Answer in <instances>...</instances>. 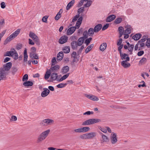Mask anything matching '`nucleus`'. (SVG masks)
I'll return each instance as SVG.
<instances>
[{
	"instance_id": "19",
	"label": "nucleus",
	"mask_w": 150,
	"mask_h": 150,
	"mask_svg": "<svg viewBox=\"0 0 150 150\" xmlns=\"http://www.w3.org/2000/svg\"><path fill=\"white\" fill-rule=\"evenodd\" d=\"M69 70V68L67 66H64L62 69V72L63 74L67 73Z\"/></svg>"
},
{
	"instance_id": "54",
	"label": "nucleus",
	"mask_w": 150,
	"mask_h": 150,
	"mask_svg": "<svg viewBox=\"0 0 150 150\" xmlns=\"http://www.w3.org/2000/svg\"><path fill=\"white\" fill-rule=\"evenodd\" d=\"M118 30L119 33L124 32V30L123 27L122 26H120L118 28Z\"/></svg>"
},
{
	"instance_id": "46",
	"label": "nucleus",
	"mask_w": 150,
	"mask_h": 150,
	"mask_svg": "<svg viewBox=\"0 0 150 150\" xmlns=\"http://www.w3.org/2000/svg\"><path fill=\"white\" fill-rule=\"evenodd\" d=\"M80 15H79V14H77L73 18L72 20V22H74L77 21V19L79 17Z\"/></svg>"
},
{
	"instance_id": "39",
	"label": "nucleus",
	"mask_w": 150,
	"mask_h": 150,
	"mask_svg": "<svg viewBox=\"0 0 150 150\" xmlns=\"http://www.w3.org/2000/svg\"><path fill=\"white\" fill-rule=\"evenodd\" d=\"M92 39V38L90 37L86 40L85 41V43L86 44L87 46L89 45Z\"/></svg>"
},
{
	"instance_id": "9",
	"label": "nucleus",
	"mask_w": 150,
	"mask_h": 150,
	"mask_svg": "<svg viewBox=\"0 0 150 150\" xmlns=\"http://www.w3.org/2000/svg\"><path fill=\"white\" fill-rule=\"evenodd\" d=\"M85 96L90 100L93 101H98L99 100L98 98L96 96L93 95L85 94Z\"/></svg>"
},
{
	"instance_id": "25",
	"label": "nucleus",
	"mask_w": 150,
	"mask_h": 150,
	"mask_svg": "<svg viewBox=\"0 0 150 150\" xmlns=\"http://www.w3.org/2000/svg\"><path fill=\"white\" fill-rule=\"evenodd\" d=\"M91 119L86 120L82 123L83 125H92Z\"/></svg>"
},
{
	"instance_id": "18",
	"label": "nucleus",
	"mask_w": 150,
	"mask_h": 150,
	"mask_svg": "<svg viewBox=\"0 0 150 150\" xmlns=\"http://www.w3.org/2000/svg\"><path fill=\"white\" fill-rule=\"evenodd\" d=\"M142 36L141 34L137 33L133 36L132 38L135 40H138L141 38Z\"/></svg>"
},
{
	"instance_id": "27",
	"label": "nucleus",
	"mask_w": 150,
	"mask_h": 150,
	"mask_svg": "<svg viewBox=\"0 0 150 150\" xmlns=\"http://www.w3.org/2000/svg\"><path fill=\"white\" fill-rule=\"evenodd\" d=\"M94 46V44H91L89 46H88L85 50V53H88L92 49Z\"/></svg>"
},
{
	"instance_id": "28",
	"label": "nucleus",
	"mask_w": 150,
	"mask_h": 150,
	"mask_svg": "<svg viewBox=\"0 0 150 150\" xmlns=\"http://www.w3.org/2000/svg\"><path fill=\"white\" fill-rule=\"evenodd\" d=\"M70 73H68L67 74H65L63 76L59 79H57V81H58L59 82H61L63 80L67 78L69 76Z\"/></svg>"
},
{
	"instance_id": "2",
	"label": "nucleus",
	"mask_w": 150,
	"mask_h": 150,
	"mask_svg": "<svg viewBox=\"0 0 150 150\" xmlns=\"http://www.w3.org/2000/svg\"><path fill=\"white\" fill-rule=\"evenodd\" d=\"M50 132V130L48 129L41 133L38 137L37 143H39L44 140L48 136Z\"/></svg>"
},
{
	"instance_id": "64",
	"label": "nucleus",
	"mask_w": 150,
	"mask_h": 150,
	"mask_svg": "<svg viewBox=\"0 0 150 150\" xmlns=\"http://www.w3.org/2000/svg\"><path fill=\"white\" fill-rule=\"evenodd\" d=\"M72 57L74 58H76V53L75 51H73L71 54Z\"/></svg>"
},
{
	"instance_id": "61",
	"label": "nucleus",
	"mask_w": 150,
	"mask_h": 150,
	"mask_svg": "<svg viewBox=\"0 0 150 150\" xmlns=\"http://www.w3.org/2000/svg\"><path fill=\"white\" fill-rule=\"evenodd\" d=\"M84 11V9H82L81 8H79L77 12L78 13L77 14H79V15L80 13H83Z\"/></svg>"
},
{
	"instance_id": "8",
	"label": "nucleus",
	"mask_w": 150,
	"mask_h": 150,
	"mask_svg": "<svg viewBox=\"0 0 150 150\" xmlns=\"http://www.w3.org/2000/svg\"><path fill=\"white\" fill-rule=\"evenodd\" d=\"M68 37L66 35L62 36L59 40V42L61 44H63L67 41Z\"/></svg>"
},
{
	"instance_id": "55",
	"label": "nucleus",
	"mask_w": 150,
	"mask_h": 150,
	"mask_svg": "<svg viewBox=\"0 0 150 150\" xmlns=\"http://www.w3.org/2000/svg\"><path fill=\"white\" fill-rule=\"evenodd\" d=\"M17 120V117L15 116L12 115L10 119V121H15Z\"/></svg>"
},
{
	"instance_id": "30",
	"label": "nucleus",
	"mask_w": 150,
	"mask_h": 150,
	"mask_svg": "<svg viewBox=\"0 0 150 150\" xmlns=\"http://www.w3.org/2000/svg\"><path fill=\"white\" fill-rule=\"evenodd\" d=\"M91 120L92 124L101 122V120L100 119L97 118L91 119Z\"/></svg>"
},
{
	"instance_id": "40",
	"label": "nucleus",
	"mask_w": 150,
	"mask_h": 150,
	"mask_svg": "<svg viewBox=\"0 0 150 150\" xmlns=\"http://www.w3.org/2000/svg\"><path fill=\"white\" fill-rule=\"evenodd\" d=\"M120 55L121 57V59L122 60L125 59H126V57H129L128 55L125 53H122Z\"/></svg>"
},
{
	"instance_id": "60",
	"label": "nucleus",
	"mask_w": 150,
	"mask_h": 150,
	"mask_svg": "<svg viewBox=\"0 0 150 150\" xmlns=\"http://www.w3.org/2000/svg\"><path fill=\"white\" fill-rule=\"evenodd\" d=\"M93 113L94 112L93 111H88L84 113L83 115H89L91 114H93Z\"/></svg>"
},
{
	"instance_id": "21",
	"label": "nucleus",
	"mask_w": 150,
	"mask_h": 150,
	"mask_svg": "<svg viewBox=\"0 0 150 150\" xmlns=\"http://www.w3.org/2000/svg\"><path fill=\"white\" fill-rule=\"evenodd\" d=\"M24 62H26L28 61V55L27 54V50L26 48H25L24 51Z\"/></svg>"
},
{
	"instance_id": "23",
	"label": "nucleus",
	"mask_w": 150,
	"mask_h": 150,
	"mask_svg": "<svg viewBox=\"0 0 150 150\" xmlns=\"http://www.w3.org/2000/svg\"><path fill=\"white\" fill-rule=\"evenodd\" d=\"M23 84L25 86H31L33 85V83L31 81H26L23 83Z\"/></svg>"
},
{
	"instance_id": "6",
	"label": "nucleus",
	"mask_w": 150,
	"mask_h": 150,
	"mask_svg": "<svg viewBox=\"0 0 150 150\" xmlns=\"http://www.w3.org/2000/svg\"><path fill=\"white\" fill-rule=\"evenodd\" d=\"M99 133L101 135L102 139L101 140H100V141L102 143H103L104 142H106L109 141V139L107 136L103 134L100 132H99Z\"/></svg>"
},
{
	"instance_id": "36",
	"label": "nucleus",
	"mask_w": 150,
	"mask_h": 150,
	"mask_svg": "<svg viewBox=\"0 0 150 150\" xmlns=\"http://www.w3.org/2000/svg\"><path fill=\"white\" fill-rule=\"evenodd\" d=\"M67 85V83H61L57 86V87L59 88H62L65 87Z\"/></svg>"
},
{
	"instance_id": "12",
	"label": "nucleus",
	"mask_w": 150,
	"mask_h": 150,
	"mask_svg": "<svg viewBox=\"0 0 150 150\" xmlns=\"http://www.w3.org/2000/svg\"><path fill=\"white\" fill-rule=\"evenodd\" d=\"M125 28L126 29L124 32L125 33L129 34L131 33L132 28L130 25H127L125 27Z\"/></svg>"
},
{
	"instance_id": "62",
	"label": "nucleus",
	"mask_w": 150,
	"mask_h": 150,
	"mask_svg": "<svg viewBox=\"0 0 150 150\" xmlns=\"http://www.w3.org/2000/svg\"><path fill=\"white\" fill-rule=\"evenodd\" d=\"M144 53V51L141 50L137 54V55L139 56H141L143 55Z\"/></svg>"
},
{
	"instance_id": "29",
	"label": "nucleus",
	"mask_w": 150,
	"mask_h": 150,
	"mask_svg": "<svg viewBox=\"0 0 150 150\" xmlns=\"http://www.w3.org/2000/svg\"><path fill=\"white\" fill-rule=\"evenodd\" d=\"M94 32V30L92 28H90L88 31V34L89 36H92Z\"/></svg>"
},
{
	"instance_id": "24",
	"label": "nucleus",
	"mask_w": 150,
	"mask_h": 150,
	"mask_svg": "<svg viewBox=\"0 0 150 150\" xmlns=\"http://www.w3.org/2000/svg\"><path fill=\"white\" fill-rule=\"evenodd\" d=\"M75 3L74 0H72L69 2L67 4L66 7V9L69 10L70 9V8Z\"/></svg>"
},
{
	"instance_id": "16",
	"label": "nucleus",
	"mask_w": 150,
	"mask_h": 150,
	"mask_svg": "<svg viewBox=\"0 0 150 150\" xmlns=\"http://www.w3.org/2000/svg\"><path fill=\"white\" fill-rule=\"evenodd\" d=\"M102 25L101 24H99L96 25L94 28V32L97 33L102 28Z\"/></svg>"
},
{
	"instance_id": "20",
	"label": "nucleus",
	"mask_w": 150,
	"mask_h": 150,
	"mask_svg": "<svg viewBox=\"0 0 150 150\" xmlns=\"http://www.w3.org/2000/svg\"><path fill=\"white\" fill-rule=\"evenodd\" d=\"M58 75L56 73H53L51 74V79L52 81H55L58 79H57Z\"/></svg>"
},
{
	"instance_id": "1",
	"label": "nucleus",
	"mask_w": 150,
	"mask_h": 150,
	"mask_svg": "<svg viewBox=\"0 0 150 150\" xmlns=\"http://www.w3.org/2000/svg\"><path fill=\"white\" fill-rule=\"evenodd\" d=\"M12 64L11 62L3 65L2 67L0 68V81L5 79L12 67Z\"/></svg>"
},
{
	"instance_id": "34",
	"label": "nucleus",
	"mask_w": 150,
	"mask_h": 150,
	"mask_svg": "<svg viewBox=\"0 0 150 150\" xmlns=\"http://www.w3.org/2000/svg\"><path fill=\"white\" fill-rule=\"evenodd\" d=\"M59 69V65H56L51 67L50 69L51 71H55L56 70Z\"/></svg>"
},
{
	"instance_id": "31",
	"label": "nucleus",
	"mask_w": 150,
	"mask_h": 150,
	"mask_svg": "<svg viewBox=\"0 0 150 150\" xmlns=\"http://www.w3.org/2000/svg\"><path fill=\"white\" fill-rule=\"evenodd\" d=\"M122 21V18L118 17L114 21V23L116 24H119Z\"/></svg>"
},
{
	"instance_id": "7",
	"label": "nucleus",
	"mask_w": 150,
	"mask_h": 150,
	"mask_svg": "<svg viewBox=\"0 0 150 150\" xmlns=\"http://www.w3.org/2000/svg\"><path fill=\"white\" fill-rule=\"evenodd\" d=\"M43 91L41 93V96L42 97H45L50 93V91L47 88H44L43 89Z\"/></svg>"
},
{
	"instance_id": "13",
	"label": "nucleus",
	"mask_w": 150,
	"mask_h": 150,
	"mask_svg": "<svg viewBox=\"0 0 150 150\" xmlns=\"http://www.w3.org/2000/svg\"><path fill=\"white\" fill-rule=\"evenodd\" d=\"M71 47L73 50H76L77 48L78 43L76 41H72L71 44Z\"/></svg>"
},
{
	"instance_id": "43",
	"label": "nucleus",
	"mask_w": 150,
	"mask_h": 150,
	"mask_svg": "<svg viewBox=\"0 0 150 150\" xmlns=\"http://www.w3.org/2000/svg\"><path fill=\"white\" fill-rule=\"evenodd\" d=\"M23 47V45L21 43L18 44L16 46V49L17 50H19L21 49Z\"/></svg>"
},
{
	"instance_id": "56",
	"label": "nucleus",
	"mask_w": 150,
	"mask_h": 150,
	"mask_svg": "<svg viewBox=\"0 0 150 150\" xmlns=\"http://www.w3.org/2000/svg\"><path fill=\"white\" fill-rule=\"evenodd\" d=\"M20 31V29H18L14 32L13 33L14 34V35L16 37L19 33Z\"/></svg>"
},
{
	"instance_id": "57",
	"label": "nucleus",
	"mask_w": 150,
	"mask_h": 150,
	"mask_svg": "<svg viewBox=\"0 0 150 150\" xmlns=\"http://www.w3.org/2000/svg\"><path fill=\"white\" fill-rule=\"evenodd\" d=\"M99 129L103 132L104 133H106L107 132V129H106L104 128H102L101 127H99Z\"/></svg>"
},
{
	"instance_id": "52",
	"label": "nucleus",
	"mask_w": 150,
	"mask_h": 150,
	"mask_svg": "<svg viewBox=\"0 0 150 150\" xmlns=\"http://www.w3.org/2000/svg\"><path fill=\"white\" fill-rule=\"evenodd\" d=\"M139 47L138 50H142L143 49V47L144 46L145 44L144 43H142L139 44Z\"/></svg>"
},
{
	"instance_id": "11",
	"label": "nucleus",
	"mask_w": 150,
	"mask_h": 150,
	"mask_svg": "<svg viewBox=\"0 0 150 150\" xmlns=\"http://www.w3.org/2000/svg\"><path fill=\"white\" fill-rule=\"evenodd\" d=\"M116 18V16L115 15H111L108 16L106 18V21L107 22H110L114 20Z\"/></svg>"
},
{
	"instance_id": "3",
	"label": "nucleus",
	"mask_w": 150,
	"mask_h": 150,
	"mask_svg": "<svg viewBox=\"0 0 150 150\" xmlns=\"http://www.w3.org/2000/svg\"><path fill=\"white\" fill-rule=\"evenodd\" d=\"M54 121L53 120L49 119H45L42 120L40 123L42 126H47L51 125L54 123Z\"/></svg>"
},
{
	"instance_id": "47",
	"label": "nucleus",
	"mask_w": 150,
	"mask_h": 150,
	"mask_svg": "<svg viewBox=\"0 0 150 150\" xmlns=\"http://www.w3.org/2000/svg\"><path fill=\"white\" fill-rule=\"evenodd\" d=\"M28 79V75L27 74H25L23 76L22 81H26Z\"/></svg>"
},
{
	"instance_id": "33",
	"label": "nucleus",
	"mask_w": 150,
	"mask_h": 150,
	"mask_svg": "<svg viewBox=\"0 0 150 150\" xmlns=\"http://www.w3.org/2000/svg\"><path fill=\"white\" fill-rule=\"evenodd\" d=\"M92 3V1L91 0H88L87 1L86 4L84 5V7H88L91 5Z\"/></svg>"
},
{
	"instance_id": "44",
	"label": "nucleus",
	"mask_w": 150,
	"mask_h": 150,
	"mask_svg": "<svg viewBox=\"0 0 150 150\" xmlns=\"http://www.w3.org/2000/svg\"><path fill=\"white\" fill-rule=\"evenodd\" d=\"M79 138L82 139H88L87 135L86 134H84L83 135H80L79 136Z\"/></svg>"
},
{
	"instance_id": "4",
	"label": "nucleus",
	"mask_w": 150,
	"mask_h": 150,
	"mask_svg": "<svg viewBox=\"0 0 150 150\" xmlns=\"http://www.w3.org/2000/svg\"><path fill=\"white\" fill-rule=\"evenodd\" d=\"M110 138L112 144H115L117 141V135L115 133L112 132L111 134Z\"/></svg>"
},
{
	"instance_id": "51",
	"label": "nucleus",
	"mask_w": 150,
	"mask_h": 150,
	"mask_svg": "<svg viewBox=\"0 0 150 150\" xmlns=\"http://www.w3.org/2000/svg\"><path fill=\"white\" fill-rule=\"evenodd\" d=\"M88 32L87 30L85 31L83 33V36L82 37H84V38H85V39L88 38Z\"/></svg>"
},
{
	"instance_id": "48",
	"label": "nucleus",
	"mask_w": 150,
	"mask_h": 150,
	"mask_svg": "<svg viewBox=\"0 0 150 150\" xmlns=\"http://www.w3.org/2000/svg\"><path fill=\"white\" fill-rule=\"evenodd\" d=\"M73 132L76 133L82 132L81 127L74 129L73 131Z\"/></svg>"
},
{
	"instance_id": "32",
	"label": "nucleus",
	"mask_w": 150,
	"mask_h": 150,
	"mask_svg": "<svg viewBox=\"0 0 150 150\" xmlns=\"http://www.w3.org/2000/svg\"><path fill=\"white\" fill-rule=\"evenodd\" d=\"M30 57L32 59H38L39 57L38 55L35 53H30Z\"/></svg>"
},
{
	"instance_id": "53",
	"label": "nucleus",
	"mask_w": 150,
	"mask_h": 150,
	"mask_svg": "<svg viewBox=\"0 0 150 150\" xmlns=\"http://www.w3.org/2000/svg\"><path fill=\"white\" fill-rule=\"evenodd\" d=\"M84 48V45H82L81 46V47H80V48L79 50L77 52V53L78 54H80L83 49Z\"/></svg>"
},
{
	"instance_id": "38",
	"label": "nucleus",
	"mask_w": 150,
	"mask_h": 150,
	"mask_svg": "<svg viewBox=\"0 0 150 150\" xmlns=\"http://www.w3.org/2000/svg\"><path fill=\"white\" fill-rule=\"evenodd\" d=\"M29 36L33 39H34V38L37 36L34 33L31 31L30 32Z\"/></svg>"
},
{
	"instance_id": "45",
	"label": "nucleus",
	"mask_w": 150,
	"mask_h": 150,
	"mask_svg": "<svg viewBox=\"0 0 150 150\" xmlns=\"http://www.w3.org/2000/svg\"><path fill=\"white\" fill-rule=\"evenodd\" d=\"M13 52L10 51H7L6 52V54L5 55H4L5 56H8L9 57H11L13 56V55H12V53Z\"/></svg>"
},
{
	"instance_id": "58",
	"label": "nucleus",
	"mask_w": 150,
	"mask_h": 150,
	"mask_svg": "<svg viewBox=\"0 0 150 150\" xmlns=\"http://www.w3.org/2000/svg\"><path fill=\"white\" fill-rule=\"evenodd\" d=\"M84 1H85V0H81L79 2L78 4L77 5V6L78 7H79L81 6L83 4V3Z\"/></svg>"
},
{
	"instance_id": "15",
	"label": "nucleus",
	"mask_w": 150,
	"mask_h": 150,
	"mask_svg": "<svg viewBox=\"0 0 150 150\" xmlns=\"http://www.w3.org/2000/svg\"><path fill=\"white\" fill-rule=\"evenodd\" d=\"M64 57V54L62 52H59L57 54V60L58 61H60Z\"/></svg>"
},
{
	"instance_id": "5",
	"label": "nucleus",
	"mask_w": 150,
	"mask_h": 150,
	"mask_svg": "<svg viewBox=\"0 0 150 150\" xmlns=\"http://www.w3.org/2000/svg\"><path fill=\"white\" fill-rule=\"evenodd\" d=\"M130 58L129 57H126V59L125 60L122 61L121 63V65L125 68H127L130 67V64L128 62H127V61H129Z\"/></svg>"
},
{
	"instance_id": "14",
	"label": "nucleus",
	"mask_w": 150,
	"mask_h": 150,
	"mask_svg": "<svg viewBox=\"0 0 150 150\" xmlns=\"http://www.w3.org/2000/svg\"><path fill=\"white\" fill-rule=\"evenodd\" d=\"M85 40V38L84 37H81L79 38L77 42L79 46H81L82 45Z\"/></svg>"
},
{
	"instance_id": "63",
	"label": "nucleus",
	"mask_w": 150,
	"mask_h": 150,
	"mask_svg": "<svg viewBox=\"0 0 150 150\" xmlns=\"http://www.w3.org/2000/svg\"><path fill=\"white\" fill-rule=\"evenodd\" d=\"M48 17L47 16H44L42 18V21L43 22L46 23L47 22V20Z\"/></svg>"
},
{
	"instance_id": "26",
	"label": "nucleus",
	"mask_w": 150,
	"mask_h": 150,
	"mask_svg": "<svg viewBox=\"0 0 150 150\" xmlns=\"http://www.w3.org/2000/svg\"><path fill=\"white\" fill-rule=\"evenodd\" d=\"M63 52L65 53H68L70 51V48L69 46H65L62 49Z\"/></svg>"
},
{
	"instance_id": "49",
	"label": "nucleus",
	"mask_w": 150,
	"mask_h": 150,
	"mask_svg": "<svg viewBox=\"0 0 150 150\" xmlns=\"http://www.w3.org/2000/svg\"><path fill=\"white\" fill-rule=\"evenodd\" d=\"M146 59L145 57H143L139 61V63L141 64H144L146 62Z\"/></svg>"
},
{
	"instance_id": "41",
	"label": "nucleus",
	"mask_w": 150,
	"mask_h": 150,
	"mask_svg": "<svg viewBox=\"0 0 150 150\" xmlns=\"http://www.w3.org/2000/svg\"><path fill=\"white\" fill-rule=\"evenodd\" d=\"M82 132H85L88 131L90 129V128L88 127H81Z\"/></svg>"
},
{
	"instance_id": "50",
	"label": "nucleus",
	"mask_w": 150,
	"mask_h": 150,
	"mask_svg": "<svg viewBox=\"0 0 150 150\" xmlns=\"http://www.w3.org/2000/svg\"><path fill=\"white\" fill-rule=\"evenodd\" d=\"M146 45L148 47H150V38L147 39V40L146 42Z\"/></svg>"
},
{
	"instance_id": "35",
	"label": "nucleus",
	"mask_w": 150,
	"mask_h": 150,
	"mask_svg": "<svg viewBox=\"0 0 150 150\" xmlns=\"http://www.w3.org/2000/svg\"><path fill=\"white\" fill-rule=\"evenodd\" d=\"M134 47V45H131L129 47L128 50L130 52V54H132V52L133 51Z\"/></svg>"
},
{
	"instance_id": "17",
	"label": "nucleus",
	"mask_w": 150,
	"mask_h": 150,
	"mask_svg": "<svg viewBox=\"0 0 150 150\" xmlns=\"http://www.w3.org/2000/svg\"><path fill=\"white\" fill-rule=\"evenodd\" d=\"M86 134L87 135L88 139H90L95 137L96 135V133L94 132H92Z\"/></svg>"
},
{
	"instance_id": "37",
	"label": "nucleus",
	"mask_w": 150,
	"mask_h": 150,
	"mask_svg": "<svg viewBox=\"0 0 150 150\" xmlns=\"http://www.w3.org/2000/svg\"><path fill=\"white\" fill-rule=\"evenodd\" d=\"M18 71V69L16 67H13L11 69V72L14 75Z\"/></svg>"
},
{
	"instance_id": "10",
	"label": "nucleus",
	"mask_w": 150,
	"mask_h": 150,
	"mask_svg": "<svg viewBox=\"0 0 150 150\" xmlns=\"http://www.w3.org/2000/svg\"><path fill=\"white\" fill-rule=\"evenodd\" d=\"M76 28V26H72L69 28L67 33V35H70L73 34L75 31Z\"/></svg>"
},
{
	"instance_id": "59",
	"label": "nucleus",
	"mask_w": 150,
	"mask_h": 150,
	"mask_svg": "<svg viewBox=\"0 0 150 150\" xmlns=\"http://www.w3.org/2000/svg\"><path fill=\"white\" fill-rule=\"evenodd\" d=\"M109 24L108 23H106L105 25H103L102 28V30H104L106 29L109 27Z\"/></svg>"
},
{
	"instance_id": "42",
	"label": "nucleus",
	"mask_w": 150,
	"mask_h": 150,
	"mask_svg": "<svg viewBox=\"0 0 150 150\" xmlns=\"http://www.w3.org/2000/svg\"><path fill=\"white\" fill-rule=\"evenodd\" d=\"M12 55H13V58L15 60L17 59L18 58V55L17 52L16 51L15 52H14L12 53Z\"/></svg>"
},
{
	"instance_id": "22",
	"label": "nucleus",
	"mask_w": 150,
	"mask_h": 150,
	"mask_svg": "<svg viewBox=\"0 0 150 150\" xmlns=\"http://www.w3.org/2000/svg\"><path fill=\"white\" fill-rule=\"evenodd\" d=\"M107 44L106 43H105V42L103 43L100 46V50L102 51H104L106 49V47H107Z\"/></svg>"
}]
</instances>
